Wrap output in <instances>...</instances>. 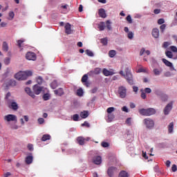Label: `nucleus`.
Returning a JSON list of instances; mask_svg holds the SVG:
<instances>
[{
  "mask_svg": "<svg viewBox=\"0 0 177 177\" xmlns=\"http://www.w3.org/2000/svg\"><path fill=\"white\" fill-rule=\"evenodd\" d=\"M32 75V71H19L17 74L15 75V78L18 81H24V80H27L28 77H31Z\"/></svg>",
  "mask_w": 177,
  "mask_h": 177,
  "instance_id": "nucleus-1",
  "label": "nucleus"
},
{
  "mask_svg": "<svg viewBox=\"0 0 177 177\" xmlns=\"http://www.w3.org/2000/svg\"><path fill=\"white\" fill-rule=\"evenodd\" d=\"M125 72L126 75L124 74V71H120V74L122 75V77H124L130 85H133V78L132 77V73H131V69H129V68H127Z\"/></svg>",
  "mask_w": 177,
  "mask_h": 177,
  "instance_id": "nucleus-2",
  "label": "nucleus"
},
{
  "mask_svg": "<svg viewBox=\"0 0 177 177\" xmlns=\"http://www.w3.org/2000/svg\"><path fill=\"white\" fill-rule=\"evenodd\" d=\"M170 50H166L165 51V55L169 59H174V60H176L177 59V48L175 46H170ZM174 52L175 54L172 53Z\"/></svg>",
  "mask_w": 177,
  "mask_h": 177,
  "instance_id": "nucleus-3",
  "label": "nucleus"
},
{
  "mask_svg": "<svg viewBox=\"0 0 177 177\" xmlns=\"http://www.w3.org/2000/svg\"><path fill=\"white\" fill-rule=\"evenodd\" d=\"M139 113L141 115H145L146 117H149L150 115H153V114H156V109L153 108L141 109H139Z\"/></svg>",
  "mask_w": 177,
  "mask_h": 177,
  "instance_id": "nucleus-4",
  "label": "nucleus"
},
{
  "mask_svg": "<svg viewBox=\"0 0 177 177\" xmlns=\"http://www.w3.org/2000/svg\"><path fill=\"white\" fill-rule=\"evenodd\" d=\"M7 106L9 109H11V110H13L14 111H17V110H19V104L14 100H8V102H7Z\"/></svg>",
  "mask_w": 177,
  "mask_h": 177,
  "instance_id": "nucleus-5",
  "label": "nucleus"
},
{
  "mask_svg": "<svg viewBox=\"0 0 177 177\" xmlns=\"http://www.w3.org/2000/svg\"><path fill=\"white\" fill-rule=\"evenodd\" d=\"M143 122L148 129H151L154 127V121L151 118L144 119Z\"/></svg>",
  "mask_w": 177,
  "mask_h": 177,
  "instance_id": "nucleus-6",
  "label": "nucleus"
},
{
  "mask_svg": "<svg viewBox=\"0 0 177 177\" xmlns=\"http://www.w3.org/2000/svg\"><path fill=\"white\" fill-rule=\"evenodd\" d=\"M118 93L120 95V97L124 99L127 96V88L124 86H120L118 88Z\"/></svg>",
  "mask_w": 177,
  "mask_h": 177,
  "instance_id": "nucleus-7",
  "label": "nucleus"
},
{
  "mask_svg": "<svg viewBox=\"0 0 177 177\" xmlns=\"http://www.w3.org/2000/svg\"><path fill=\"white\" fill-rule=\"evenodd\" d=\"M118 170V169L116 167H110L107 170L108 176L109 177L114 176V174H115V172H117Z\"/></svg>",
  "mask_w": 177,
  "mask_h": 177,
  "instance_id": "nucleus-8",
  "label": "nucleus"
},
{
  "mask_svg": "<svg viewBox=\"0 0 177 177\" xmlns=\"http://www.w3.org/2000/svg\"><path fill=\"white\" fill-rule=\"evenodd\" d=\"M4 120L7 121V122H10V121L17 122V117L15 115L9 114L4 117Z\"/></svg>",
  "mask_w": 177,
  "mask_h": 177,
  "instance_id": "nucleus-9",
  "label": "nucleus"
},
{
  "mask_svg": "<svg viewBox=\"0 0 177 177\" xmlns=\"http://www.w3.org/2000/svg\"><path fill=\"white\" fill-rule=\"evenodd\" d=\"M42 89H44V87L38 86V84H35L33 86V92L35 93V95H39L41 92H42Z\"/></svg>",
  "mask_w": 177,
  "mask_h": 177,
  "instance_id": "nucleus-10",
  "label": "nucleus"
},
{
  "mask_svg": "<svg viewBox=\"0 0 177 177\" xmlns=\"http://www.w3.org/2000/svg\"><path fill=\"white\" fill-rule=\"evenodd\" d=\"M172 110V102L169 103L164 109V113L165 115H168L169 114V111Z\"/></svg>",
  "mask_w": 177,
  "mask_h": 177,
  "instance_id": "nucleus-11",
  "label": "nucleus"
},
{
  "mask_svg": "<svg viewBox=\"0 0 177 177\" xmlns=\"http://www.w3.org/2000/svg\"><path fill=\"white\" fill-rule=\"evenodd\" d=\"M26 59L28 60H36L37 57L35 56V54L34 53L28 52L26 54Z\"/></svg>",
  "mask_w": 177,
  "mask_h": 177,
  "instance_id": "nucleus-12",
  "label": "nucleus"
},
{
  "mask_svg": "<svg viewBox=\"0 0 177 177\" xmlns=\"http://www.w3.org/2000/svg\"><path fill=\"white\" fill-rule=\"evenodd\" d=\"M102 73L105 75V77H109L110 75H114V72L113 70L109 71L107 68H104L102 70Z\"/></svg>",
  "mask_w": 177,
  "mask_h": 177,
  "instance_id": "nucleus-13",
  "label": "nucleus"
},
{
  "mask_svg": "<svg viewBox=\"0 0 177 177\" xmlns=\"http://www.w3.org/2000/svg\"><path fill=\"white\" fill-rule=\"evenodd\" d=\"M17 83L15 80H10L8 82H7V85L6 87V91H8V89H9V86H16Z\"/></svg>",
  "mask_w": 177,
  "mask_h": 177,
  "instance_id": "nucleus-14",
  "label": "nucleus"
},
{
  "mask_svg": "<svg viewBox=\"0 0 177 177\" xmlns=\"http://www.w3.org/2000/svg\"><path fill=\"white\" fill-rule=\"evenodd\" d=\"M93 162L95 164V165H100L102 164V157H94V158L93 159Z\"/></svg>",
  "mask_w": 177,
  "mask_h": 177,
  "instance_id": "nucleus-15",
  "label": "nucleus"
},
{
  "mask_svg": "<svg viewBox=\"0 0 177 177\" xmlns=\"http://www.w3.org/2000/svg\"><path fill=\"white\" fill-rule=\"evenodd\" d=\"M25 92L27 93V95L30 96V97H32V99H35V94H34V92L31 91V88L26 87L25 88Z\"/></svg>",
  "mask_w": 177,
  "mask_h": 177,
  "instance_id": "nucleus-16",
  "label": "nucleus"
},
{
  "mask_svg": "<svg viewBox=\"0 0 177 177\" xmlns=\"http://www.w3.org/2000/svg\"><path fill=\"white\" fill-rule=\"evenodd\" d=\"M65 32L68 35L73 32V30H71V24H70L69 23L65 25Z\"/></svg>",
  "mask_w": 177,
  "mask_h": 177,
  "instance_id": "nucleus-17",
  "label": "nucleus"
},
{
  "mask_svg": "<svg viewBox=\"0 0 177 177\" xmlns=\"http://www.w3.org/2000/svg\"><path fill=\"white\" fill-rule=\"evenodd\" d=\"M152 36L153 38H158L160 37V30L158 28H153L152 30Z\"/></svg>",
  "mask_w": 177,
  "mask_h": 177,
  "instance_id": "nucleus-18",
  "label": "nucleus"
},
{
  "mask_svg": "<svg viewBox=\"0 0 177 177\" xmlns=\"http://www.w3.org/2000/svg\"><path fill=\"white\" fill-rule=\"evenodd\" d=\"M98 15L100 17H102V19H106L107 15H106V11L103 8H100L98 11Z\"/></svg>",
  "mask_w": 177,
  "mask_h": 177,
  "instance_id": "nucleus-19",
  "label": "nucleus"
},
{
  "mask_svg": "<svg viewBox=\"0 0 177 177\" xmlns=\"http://www.w3.org/2000/svg\"><path fill=\"white\" fill-rule=\"evenodd\" d=\"M162 62L165 64V66H167V67H171V70H175V68H174V66H172V64L171 63V62L165 59H162Z\"/></svg>",
  "mask_w": 177,
  "mask_h": 177,
  "instance_id": "nucleus-20",
  "label": "nucleus"
},
{
  "mask_svg": "<svg viewBox=\"0 0 177 177\" xmlns=\"http://www.w3.org/2000/svg\"><path fill=\"white\" fill-rule=\"evenodd\" d=\"M54 93H55V95H56L57 96H62L64 95V91H63V88H62L55 90Z\"/></svg>",
  "mask_w": 177,
  "mask_h": 177,
  "instance_id": "nucleus-21",
  "label": "nucleus"
},
{
  "mask_svg": "<svg viewBox=\"0 0 177 177\" xmlns=\"http://www.w3.org/2000/svg\"><path fill=\"white\" fill-rule=\"evenodd\" d=\"M32 160H34V157L32 156H28L25 159V162L28 165H30L32 162Z\"/></svg>",
  "mask_w": 177,
  "mask_h": 177,
  "instance_id": "nucleus-22",
  "label": "nucleus"
},
{
  "mask_svg": "<svg viewBox=\"0 0 177 177\" xmlns=\"http://www.w3.org/2000/svg\"><path fill=\"white\" fill-rule=\"evenodd\" d=\"M82 82L86 85V86H89V84L88 83V75H84L82 78Z\"/></svg>",
  "mask_w": 177,
  "mask_h": 177,
  "instance_id": "nucleus-23",
  "label": "nucleus"
},
{
  "mask_svg": "<svg viewBox=\"0 0 177 177\" xmlns=\"http://www.w3.org/2000/svg\"><path fill=\"white\" fill-rule=\"evenodd\" d=\"M145 53H146L147 55V56H149L150 55V50H145V48H142L140 51V56H143V55H145Z\"/></svg>",
  "mask_w": 177,
  "mask_h": 177,
  "instance_id": "nucleus-24",
  "label": "nucleus"
},
{
  "mask_svg": "<svg viewBox=\"0 0 177 177\" xmlns=\"http://www.w3.org/2000/svg\"><path fill=\"white\" fill-rule=\"evenodd\" d=\"M88 115H89V112H88V111H83L80 113L81 118H87Z\"/></svg>",
  "mask_w": 177,
  "mask_h": 177,
  "instance_id": "nucleus-25",
  "label": "nucleus"
},
{
  "mask_svg": "<svg viewBox=\"0 0 177 177\" xmlns=\"http://www.w3.org/2000/svg\"><path fill=\"white\" fill-rule=\"evenodd\" d=\"M118 177H129L128 172L122 170L119 173Z\"/></svg>",
  "mask_w": 177,
  "mask_h": 177,
  "instance_id": "nucleus-26",
  "label": "nucleus"
},
{
  "mask_svg": "<svg viewBox=\"0 0 177 177\" xmlns=\"http://www.w3.org/2000/svg\"><path fill=\"white\" fill-rule=\"evenodd\" d=\"M77 143H79V145H80L81 146H82V145L85 143V139L83 137H78L77 138Z\"/></svg>",
  "mask_w": 177,
  "mask_h": 177,
  "instance_id": "nucleus-27",
  "label": "nucleus"
},
{
  "mask_svg": "<svg viewBox=\"0 0 177 177\" xmlns=\"http://www.w3.org/2000/svg\"><path fill=\"white\" fill-rule=\"evenodd\" d=\"M105 28H106V24H104V22H100V24L98 26V28L100 31H103Z\"/></svg>",
  "mask_w": 177,
  "mask_h": 177,
  "instance_id": "nucleus-28",
  "label": "nucleus"
},
{
  "mask_svg": "<svg viewBox=\"0 0 177 177\" xmlns=\"http://www.w3.org/2000/svg\"><path fill=\"white\" fill-rule=\"evenodd\" d=\"M169 133L174 132V122H171L168 126Z\"/></svg>",
  "mask_w": 177,
  "mask_h": 177,
  "instance_id": "nucleus-29",
  "label": "nucleus"
},
{
  "mask_svg": "<svg viewBox=\"0 0 177 177\" xmlns=\"http://www.w3.org/2000/svg\"><path fill=\"white\" fill-rule=\"evenodd\" d=\"M3 50H4V52H8V50H9V46H8V43H6V41L3 42Z\"/></svg>",
  "mask_w": 177,
  "mask_h": 177,
  "instance_id": "nucleus-30",
  "label": "nucleus"
},
{
  "mask_svg": "<svg viewBox=\"0 0 177 177\" xmlns=\"http://www.w3.org/2000/svg\"><path fill=\"white\" fill-rule=\"evenodd\" d=\"M49 139H50V136L48 134L44 135L41 138L42 142H46V140H49Z\"/></svg>",
  "mask_w": 177,
  "mask_h": 177,
  "instance_id": "nucleus-31",
  "label": "nucleus"
},
{
  "mask_svg": "<svg viewBox=\"0 0 177 177\" xmlns=\"http://www.w3.org/2000/svg\"><path fill=\"white\" fill-rule=\"evenodd\" d=\"M115 116L113 114H109L108 115V120H107V122H111L113 121V120H114Z\"/></svg>",
  "mask_w": 177,
  "mask_h": 177,
  "instance_id": "nucleus-32",
  "label": "nucleus"
},
{
  "mask_svg": "<svg viewBox=\"0 0 177 177\" xmlns=\"http://www.w3.org/2000/svg\"><path fill=\"white\" fill-rule=\"evenodd\" d=\"M162 71L161 69H158V68H154L153 69V73L156 75H160V74H161Z\"/></svg>",
  "mask_w": 177,
  "mask_h": 177,
  "instance_id": "nucleus-33",
  "label": "nucleus"
},
{
  "mask_svg": "<svg viewBox=\"0 0 177 177\" xmlns=\"http://www.w3.org/2000/svg\"><path fill=\"white\" fill-rule=\"evenodd\" d=\"M171 46V42L169 41H165L162 46V48H164V49H167L168 46Z\"/></svg>",
  "mask_w": 177,
  "mask_h": 177,
  "instance_id": "nucleus-34",
  "label": "nucleus"
},
{
  "mask_svg": "<svg viewBox=\"0 0 177 177\" xmlns=\"http://www.w3.org/2000/svg\"><path fill=\"white\" fill-rule=\"evenodd\" d=\"M10 96H12V94L10 93V92L7 93L6 97H5L6 103H8L9 100H12L11 99L9 98V97H10Z\"/></svg>",
  "mask_w": 177,
  "mask_h": 177,
  "instance_id": "nucleus-35",
  "label": "nucleus"
},
{
  "mask_svg": "<svg viewBox=\"0 0 177 177\" xmlns=\"http://www.w3.org/2000/svg\"><path fill=\"white\" fill-rule=\"evenodd\" d=\"M115 55H116V52L114 50H111L109 53V57H114V56H115Z\"/></svg>",
  "mask_w": 177,
  "mask_h": 177,
  "instance_id": "nucleus-36",
  "label": "nucleus"
},
{
  "mask_svg": "<svg viewBox=\"0 0 177 177\" xmlns=\"http://www.w3.org/2000/svg\"><path fill=\"white\" fill-rule=\"evenodd\" d=\"M106 27L109 31L111 30V22L109 20L106 21Z\"/></svg>",
  "mask_w": 177,
  "mask_h": 177,
  "instance_id": "nucleus-37",
  "label": "nucleus"
},
{
  "mask_svg": "<svg viewBox=\"0 0 177 177\" xmlns=\"http://www.w3.org/2000/svg\"><path fill=\"white\" fill-rule=\"evenodd\" d=\"M51 88L53 89H56L57 88V81L55 80L51 83Z\"/></svg>",
  "mask_w": 177,
  "mask_h": 177,
  "instance_id": "nucleus-38",
  "label": "nucleus"
},
{
  "mask_svg": "<svg viewBox=\"0 0 177 177\" xmlns=\"http://www.w3.org/2000/svg\"><path fill=\"white\" fill-rule=\"evenodd\" d=\"M43 99L44 100H49L50 99V94L49 93H46L43 95Z\"/></svg>",
  "mask_w": 177,
  "mask_h": 177,
  "instance_id": "nucleus-39",
  "label": "nucleus"
},
{
  "mask_svg": "<svg viewBox=\"0 0 177 177\" xmlns=\"http://www.w3.org/2000/svg\"><path fill=\"white\" fill-rule=\"evenodd\" d=\"M77 96H82V95H84V91L82 90V88H79L77 90Z\"/></svg>",
  "mask_w": 177,
  "mask_h": 177,
  "instance_id": "nucleus-40",
  "label": "nucleus"
},
{
  "mask_svg": "<svg viewBox=\"0 0 177 177\" xmlns=\"http://www.w3.org/2000/svg\"><path fill=\"white\" fill-rule=\"evenodd\" d=\"M43 82H44V79H42V77L39 76L37 79V84H39V85H41V84H42Z\"/></svg>",
  "mask_w": 177,
  "mask_h": 177,
  "instance_id": "nucleus-41",
  "label": "nucleus"
},
{
  "mask_svg": "<svg viewBox=\"0 0 177 177\" xmlns=\"http://www.w3.org/2000/svg\"><path fill=\"white\" fill-rule=\"evenodd\" d=\"M167 28V25L165 24H162L160 26V30L161 31V32H164V31H165V28Z\"/></svg>",
  "mask_w": 177,
  "mask_h": 177,
  "instance_id": "nucleus-42",
  "label": "nucleus"
},
{
  "mask_svg": "<svg viewBox=\"0 0 177 177\" xmlns=\"http://www.w3.org/2000/svg\"><path fill=\"white\" fill-rule=\"evenodd\" d=\"M126 20L129 24H132V17H131V15H128L126 18Z\"/></svg>",
  "mask_w": 177,
  "mask_h": 177,
  "instance_id": "nucleus-43",
  "label": "nucleus"
},
{
  "mask_svg": "<svg viewBox=\"0 0 177 177\" xmlns=\"http://www.w3.org/2000/svg\"><path fill=\"white\" fill-rule=\"evenodd\" d=\"M114 110H115L114 107H109L107 109L106 112L108 113V114H111V113H113Z\"/></svg>",
  "mask_w": 177,
  "mask_h": 177,
  "instance_id": "nucleus-44",
  "label": "nucleus"
},
{
  "mask_svg": "<svg viewBox=\"0 0 177 177\" xmlns=\"http://www.w3.org/2000/svg\"><path fill=\"white\" fill-rule=\"evenodd\" d=\"M141 97L142 99H146L147 96L146 95V93H145V91L143 89H141Z\"/></svg>",
  "mask_w": 177,
  "mask_h": 177,
  "instance_id": "nucleus-45",
  "label": "nucleus"
},
{
  "mask_svg": "<svg viewBox=\"0 0 177 177\" xmlns=\"http://www.w3.org/2000/svg\"><path fill=\"white\" fill-rule=\"evenodd\" d=\"M78 118H80L79 114H75L73 115V121H78Z\"/></svg>",
  "mask_w": 177,
  "mask_h": 177,
  "instance_id": "nucleus-46",
  "label": "nucleus"
},
{
  "mask_svg": "<svg viewBox=\"0 0 177 177\" xmlns=\"http://www.w3.org/2000/svg\"><path fill=\"white\" fill-rule=\"evenodd\" d=\"M101 72H102V69L100 68H96L94 70V74H100Z\"/></svg>",
  "mask_w": 177,
  "mask_h": 177,
  "instance_id": "nucleus-47",
  "label": "nucleus"
},
{
  "mask_svg": "<svg viewBox=\"0 0 177 177\" xmlns=\"http://www.w3.org/2000/svg\"><path fill=\"white\" fill-rule=\"evenodd\" d=\"M165 23V20H164V19H162V18H161V19H159L158 20V24H159V25H162V24H164Z\"/></svg>",
  "mask_w": 177,
  "mask_h": 177,
  "instance_id": "nucleus-48",
  "label": "nucleus"
},
{
  "mask_svg": "<svg viewBox=\"0 0 177 177\" xmlns=\"http://www.w3.org/2000/svg\"><path fill=\"white\" fill-rule=\"evenodd\" d=\"M101 146L102 147H109L110 146V145L109 144V142H102L101 144Z\"/></svg>",
  "mask_w": 177,
  "mask_h": 177,
  "instance_id": "nucleus-49",
  "label": "nucleus"
},
{
  "mask_svg": "<svg viewBox=\"0 0 177 177\" xmlns=\"http://www.w3.org/2000/svg\"><path fill=\"white\" fill-rule=\"evenodd\" d=\"M102 45H107V38L101 39Z\"/></svg>",
  "mask_w": 177,
  "mask_h": 177,
  "instance_id": "nucleus-50",
  "label": "nucleus"
},
{
  "mask_svg": "<svg viewBox=\"0 0 177 177\" xmlns=\"http://www.w3.org/2000/svg\"><path fill=\"white\" fill-rule=\"evenodd\" d=\"M171 171L172 172H176L177 171V167L176 165H173L171 167Z\"/></svg>",
  "mask_w": 177,
  "mask_h": 177,
  "instance_id": "nucleus-51",
  "label": "nucleus"
},
{
  "mask_svg": "<svg viewBox=\"0 0 177 177\" xmlns=\"http://www.w3.org/2000/svg\"><path fill=\"white\" fill-rule=\"evenodd\" d=\"M128 38H129V39H132L133 38V32H129L128 33Z\"/></svg>",
  "mask_w": 177,
  "mask_h": 177,
  "instance_id": "nucleus-52",
  "label": "nucleus"
},
{
  "mask_svg": "<svg viewBox=\"0 0 177 177\" xmlns=\"http://www.w3.org/2000/svg\"><path fill=\"white\" fill-rule=\"evenodd\" d=\"M145 93H151V88H145Z\"/></svg>",
  "mask_w": 177,
  "mask_h": 177,
  "instance_id": "nucleus-53",
  "label": "nucleus"
},
{
  "mask_svg": "<svg viewBox=\"0 0 177 177\" xmlns=\"http://www.w3.org/2000/svg\"><path fill=\"white\" fill-rule=\"evenodd\" d=\"M4 63L5 64H9V63H10V58L9 57L6 58L4 60Z\"/></svg>",
  "mask_w": 177,
  "mask_h": 177,
  "instance_id": "nucleus-54",
  "label": "nucleus"
},
{
  "mask_svg": "<svg viewBox=\"0 0 177 177\" xmlns=\"http://www.w3.org/2000/svg\"><path fill=\"white\" fill-rule=\"evenodd\" d=\"M38 122L39 124H44V122H45V120H44L42 118H40L38 119Z\"/></svg>",
  "mask_w": 177,
  "mask_h": 177,
  "instance_id": "nucleus-55",
  "label": "nucleus"
},
{
  "mask_svg": "<svg viewBox=\"0 0 177 177\" xmlns=\"http://www.w3.org/2000/svg\"><path fill=\"white\" fill-rule=\"evenodd\" d=\"M82 127H86V128H89V123H88V122H84V123L82 124Z\"/></svg>",
  "mask_w": 177,
  "mask_h": 177,
  "instance_id": "nucleus-56",
  "label": "nucleus"
},
{
  "mask_svg": "<svg viewBox=\"0 0 177 177\" xmlns=\"http://www.w3.org/2000/svg\"><path fill=\"white\" fill-rule=\"evenodd\" d=\"M160 12H161V10L160 9H155L153 10V13H155V15H158Z\"/></svg>",
  "mask_w": 177,
  "mask_h": 177,
  "instance_id": "nucleus-57",
  "label": "nucleus"
},
{
  "mask_svg": "<svg viewBox=\"0 0 177 177\" xmlns=\"http://www.w3.org/2000/svg\"><path fill=\"white\" fill-rule=\"evenodd\" d=\"M168 100V96L167 95H163L162 96V102H165V100Z\"/></svg>",
  "mask_w": 177,
  "mask_h": 177,
  "instance_id": "nucleus-58",
  "label": "nucleus"
},
{
  "mask_svg": "<svg viewBox=\"0 0 177 177\" xmlns=\"http://www.w3.org/2000/svg\"><path fill=\"white\" fill-rule=\"evenodd\" d=\"M133 92L136 93L139 91V88H138V86H133Z\"/></svg>",
  "mask_w": 177,
  "mask_h": 177,
  "instance_id": "nucleus-59",
  "label": "nucleus"
},
{
  "mask_svg": "<svg viewBox=\"0 0 177 177\" xmlns=\"http://www.w3.org/2000/svg\"><path fill=\"white\" fill-rule=\"evenodd\" d=\"M17 42H18V46L19 48H21V44H23L24 42V41H23V40H18Z\"/></svg>",
  "mask_w": 177,
  "mask_h": 177,
  "instance_id": "nucleus-60",
  "label": "nucleus"
},
{
  "mask_svg": "<svg viewBox=\"0 0 177 177\" xmlns=\"http://www.w3.org/2000/svg\"><path fill=\"white\" fill-rule=\"evenodd\" d=\"M138 73H146V69L140 68L138 69Z\"/></svg>",
  "mask_w": 177,
  "mask_h": 177,
  "instance_id": "nucleus-61",
  "label": "nucleus"
},
{
  "mask_svg": "<svg viewBox=\"0 0 177 177\" xmlns=\"http://www.w3.org/2000/svg\"><path fill=\"white\" fill-rule=\"evenodd\" d=\"M9 17H11V19H13V17H15V12H9Z\"/></svg>",
  "mask_w": 177,
  "mask_h": 177,
  "instance_id": "nucleus-62",
  "label": "nucleus"
},
{
  "mask_svg": "<svg viewBox=\"0 0 177 177\" xmlns=\"http://www.w3.org/2000/svg\"><path fill=\"white\" fill-rule=\"evenodd\" d=\"M122 111H124L125 113H128V108L127 106H123L122 109Z\"/></svg>",
  "mask_w": 177,
  "mask_h": 177,
  "instance_id": "nucleus-63",
  "label": "nucleus"
},
{
  "mask_svg": "<svg viewBox=\"0 0 177 177\" xmlns=\"http://www.w3.org/2000/svg\"><path fill=\"white\" fill-rule=\"evenodd\" d=\"M126 123H127L129 125H131V118L127 119Z\"/></svg>",
  "mask_w": 177,
  "mask_h": 177,
  "instance_id": "nucleus-64",
  "label": "nucleus"
}]
</instances>
